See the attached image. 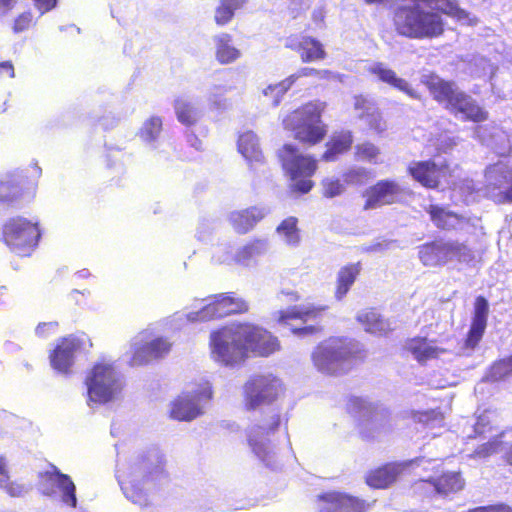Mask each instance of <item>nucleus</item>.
Wrapping results in <instances>:
<instances>
[{"label":"nucleus","instance_id":"nucleus-35","mask_svg":"<svg viewBox=\"0 0 512 512\" xmlns=\"http://www.w3.org/2000/svg\"><path fill=\"white\" fill-rule=\"evenodd\" d=\"M268 250V242L264 239L253 240L235 252V262L242 266H252L256 259Z\"/></svg>","mask_w":512,"mask_h":512},{"label":"nucleus","instance_id":"nucleus-15","mask_svg":"<svg viewBox=\"0 0 512 512\" xmlns=\"http://www.w3.org/2000/svg\"><path fill=\"white\" fill-rule=\"evenodd\" d=\"M5 243L18 255L28 256L40 238L37 224L25 218L17 217L8 220L3 227Z\"/></svg>","mask_w":512,"mask_h":512},{"label":"nucleus","instance_id":"nucleus-57","mask_svg":"<svg viewBox=\"0 0 512 512\" xmlns=\"http://www.w3.org/2000/svg\"><path fill=\"white\" fill-rule=\"evenodd\" d=\"M437 417H440V420H442L440 413L434 410L420 412L417 415L418 421L425 425H430L432 421L437 420Z\"/></svg>","mask_w":512,"mask_h":512},{"label":"nucleus","instance_id":"nucleus-37","mask_svg":"<svg viewBox=\"0 0 512 512\" xmlns=\"http://www.w3.org/2000/svg\"><path fill=\"white\" fill-rule=\"evenodd\" d=\"M356 319L364 327V330L371 334L382 335L391 330L389 322L373 309L359 311Z\"/></svg>","mask_w":512,"mask_h":512},{"label":"nucleus","instance_id":"nucleus-59","mask_svg":"<svg viewBox=\"0 0 512 512\" xmlns=\"http://www.w3.org/2000/svg\"><path fill=\"white\" fill-rule=\"evenodd\" d=\"M34 2L41 15L55 8L57 4V0H34Z\"/></svg>","mask_w":512,"mask_h":512},{"label":"nucleus","instance_id":"nucleus-20","mask_svg":"<svg viewBox=\"0 0 512 512\" xmlns=\"http://www.w3.org/2000/svg\"><path fill=\"white\" fill-rule=\"evenodd\" d=\"M408 171L414 180L427 188L438 187L442 180L447 181L450 176L449 167L446 164L432 160L412 162Z\"/></svg>","mask_w":512,"mask_h":512},{"label":"nucleus","instance_id":"nucleus-41","mask_svg":"<svg viewBox=\"0 0 512 512\" xmlns=\"http://www.w3.org/2000/svg\"><path fill=\"white\" fill-rule=\"evenodd\" d=\"M298 220L288 217L283 220L276 229L277 234L289 246L296 247L300 243V234L297 228Z\"/></svg>","mask_w":512,"mask_h":512},{"label":"nucleus","instance_id":"nucleus-56","mask_svg":"<svg viewBox=\"0 0 512 512\" xmlns=\"http://www.w3.org/2000/svg\"><path fill=\"white\" fill-rule=\"evenodd\" d=\"M58 323L57 322H44L40 323L36 329V335L40 337H47L50 334H54L57 330Z\"/></svg>","mask_w":512,"mask_h":512},{"label":"nucleus","instance_id":"nucleus-5","mask_svg":"<svg viewBox=\"0 0 512 512\" xmlns=\"http://www.w3.org/2000/svg\"><path fill=\"white\" fill-rule=\"evenodd\" d=\"M358 343L348 338L331 337L321 342L312 353L318 371L328 375L346 373L358 353Z\"/></svg>","mask_w":512,"mask_h":512},{"label":"nucleus","instance_id":"nucleus-60","mask_svg":"<svg viewBox=\"0 0 512 512\" xmlns=\"http://www.w3.org/2000/svg\"><path fill=\"white\" fill-rule=\"evenodd\" d=\"M291 2V13L293 17H296V14L300 10H305L309 7V0H289Z\"/></svg>","mask_w":512,"mask_h":512},{"label":"nucleus","instance_id":"nucleus-24","mask_svg":"<svg viewBox=\"0 0 512 512\" xmlns=\"http://www.w3.org/2000/svg\"><path fill=\"white\" fill-rule=\"evenodd\" d=\"M404 192V189L395 181L381 180L370 187L367 192L365 209H375L383 205L395 203Z\"/></svg>","mask_w":512,"mask_h":512},{"label":"nucleus","instance_id":"nucleus-1","mask_svg":"<svg viewBox=\"0 0 512 512\" xmlns=\"http://www.w3.org/2000/svg\"><path fill=\"white\" fill-rule=\"evenodd\" d=\"M424 3L431 9H437L456 18L458 21L473 25L476 23L470 14L461 9L455 0H406L399 4L393 13L395 31L409 39H427L441 35L444 31L441 16L425 9Z\"/></svg>","mask_w":512,"mask_h":512},{"label":"nucleus","instance_id":"nucleus-43","mask_svg":"<svg viewBox=\"0 0 512 512\" xmlns=\"http://www.w3.org/2000/svg\"><path fill=\"white\" fill-rule=\"evenodd\" d=\"M162 131V120L158 116H152L143 123L139 136L147 144L153 145Z\"/></svg>","mask_w":512,"mask_h":512},{"label":"nucleus","instance_id":"nucleus-4","mask_svg":"<svg viewBox=\"0 0 512 512\" xmlns=\"http://www.w3.org/2000/svg\"><path fill=\"white\" fill-rule=\"evenodd\" d=\"M281 423L280 413L275 408L263 411L254 418L246 429V437L253 455L266 467L275 470L279 467V459L271 437Z\"/></svg>","mask_w":512,"mask_h":512},{"label":"nucleus","instance_id":"nucleus-36","mask_svg":"<svg viewBox=\"0 0 512 512\" xmlns=\"http://www.w3.org/2000/svg\"><path fill=\"white\" fill-rule=\"evenodd\" d=\"M238 150L243 157L253 166V163H262L264 156L259 146L258 137L251 131L240 135L238 140Z\"/></svg>","mask_w":512,"mask_h":512},{"label":"nucleus","instance_id":"nucleus-18","mask_svg":"<svg viewBox=\"0 0 512 512\" xmlns=\"http://www.w3.org/2000/svg\"><path fill=\"white\" fill-rule=\"evenodd\" d=\"M326 309L324 306L296 305L284 311L275 313V317L279 324L290 328L291 332L298 337H305L312 335L317 331L316 326L306 325L297 327L293 325L292 321L300 320L303 324L308 322H316L320 319L323 311Z\"/></svg>","mask_w":512,"mask_h":512},{"label":"nucleus","instance_id":"nucleus-29","mask_svg":"<svg viewBox=\"0 0 512 512\" xmlns=\"http://www.w3.org/2000/svg\"><path fill=\"white\" fill-rule=\"evenodd\" d=\"M433 224L442 230H466L470 220L445 207L431 204L426 208Z\"/></svg>","mask_w":512,"mask_h":512},{"label":"nucleus","instance_id":"nucleus-48","mask_svg":"<svg viewBox=\"0 0 512 512\" xmlns=\"http://www.w3.org/2000/svg\"><path fill=\"white\" fill-rule=\"evenodd\" d=\"M19 193L18 185L10 176L0 180V201H11L17 197Z\"/></svg>","mask_w":512,"mask_h":512},{"label":"nucleus","instance_id":"nucleus-8","mask_svg":"<svg viewBox=\"0 0 512 512\" xmlns=\"http://www.w3.org/2000/svg\"><path fill=\"white\" fill-rule=\"evenodd\" d=\"M324 108L325 103L320 101L307 103L284 118V128L292 131L299 141L316 144L326 134L325 126L321 121Z\"/></svg>","mask_w":512,"mask_h":512},{"label":"nucleus","instance_id":"nucleus-64","mask_svg":"<svg viewBox=\"0 0 512 512\" xmlns=\"http://www.w3.org/2000/svg\"><path fill=\"white\" fill-rule=\"evenodd\" d=\"M17 0H0V17L7 15L16 5Z\"/></svg>","mask_w":512,"mask_h":512},{"label":"nucleus","instance_id":"nucleus-9","mask_svg":"<svg viewBox=\"0 0 512 512\" xmlns=\"http://www.w3.org/2000/svg\"><path fill=\"white\" fill-rule=\"evenodd\" d=\"M350 410L357 418V429L364 440H377L392 430L389 411L362 398L350 401Z\"/></svg>","mask_w":512,"mask_h":512},{"label":"nucleus","instance_id":"nucleus-21","mask_svg":"<svg viewBox=\"0 0 512 512\" xmlns=\"http://www.w3.org/2000/svg\"><path fill=\"white\" fill-rule=\"evenodd\" d=\"M240 327H248L252 330L249 336L242 337L246 357L249 353L266 357L279 350L280 343L277 337L267 330L247 323L240 324Z\"/></svg>","mask_w":512,"mask_h":512},{"label":"nucleus","instance_id":"nucleus-63","mask_svg":"<svg viewBox=\"0 0 512 512\" xmlns=\"http://www.w3.org/2000/svg\"><path fill=\"white\" fill-rule=\"evenodd\" d=\"M8 75L10 78L15 77L14 66L11 61H4L0 63V77Z\"/></svg>","mask_w":512,"mask_h":512},{"label":"nucleus","instance_id":"nucleus-28","mask_svg":"<svg viewBox=\"0 0 512 512\" xmlns=\"http://www.w3.org/2000/svg\"><path fill=\"white\" fill-rule=\"evenodd\" d=\"M422 462L423 458H416L411 461L387 464L372 471L367 476L366 482L369 486L374 488H386L397 480L406 467L412 464L420 465Z\"/></svg>","mask_w":512,"mask_h":512},{"label":"nucleus","instance_id":"nucleus-11","mask_svg":"<svg viewBox=\"0 0 512 512\" xmlns=\"http://www.w3.org/2000/svg\"><path fill=\"white\" fill-rule=\"evenodd\" d=\"M421 263L428 267L444 266L451 262L470 263L475 259L474 251L457 240L438 239L421 245L418 249Z\"/></svg>","mask_w":512,"mask_h":512},{"label":"nucleus","instance_id":"nucleus-13","mask_svg":"<svg viewBox=\"0 0 512 512\" xmlns=\"http://www.w3.org/2000/svg\"><path fill=\"white\" fill-rule=\"evenodd\" d=\"M283 391L282 381L272 374L255 375L243 387V401L247 410H255L274 402Z\"/></svg>","mask_w":512,"mask_h":512},{"label":"nucleus","instance_id":"nucleus-16","mask_svg":"<svg viewBox=\"0 0 512 512\" xmlns=\"http://www.w3.org/2000/svg\"><path fill=\"white\" fill-rule=\"evenodd\" d=\"M485 194L497 204H512V167L498 161L485 170Z\"/></svg>","mask_w":512,"mask_h":512},{"label":"nucleus","instance_id":"nucleus-55","mask_svg":"<svg viewBox=\"0 0 512 512\" xmlns=\"http://www.w3.org/2000/svg\"><path fill=\"white\" fill-rule=\"evenodd\" d=\"M225 91L226 89L223 87L215 86L213 91L210 93L209 101L218 109L226 107V100L219 97V95H222Z\"/></svg>","mask_w":512,"mask_h":512},{"label":"nucleus","instance_id":"nucleus-46","mask_svg":"<svg viewBox=\"0 0 512 512\" xmlns=\"http://www.w3.org/2000/svg\"><path fill=\"white\" fill-rule=\"evenodd\" d=\"M322 193L326 198L340 196L345 191L344 184L335 177H326L322 180Z\"/></svg>","mask_w":512,"mask_h":512},{"label":"nucleus","instance_id":"nucleus-51","mask_svg":"<svg viewBox=\"0 0 512 512\" xmlns=\"http://www.w3.org/2000/svg\"><path fill=\"white\" fill-rule=\"evenodd\" d=\"M234 15L222 0H219L215 8L214 21L218 26H225L231 22Z\"/></svg>","mask_w":512,"mask_h":512},{"label":"nucleus","instance_id":"nucleus-52","mask_svg":"<svg viewBox=\"0 0 512 512\" xmlns=\"http://www.w3.org/2000/svg\"><path fill=\"white\" fill-rule=\"evenodd\" d=\"M213 259L218 263L230 264L235 262V253L230 246H222L215 251Z\"/></svg>","mask_w":512,"mask_h":512},{"label":"nucleus","instance_id":"nucleus-19","mask_svg":"<svg viewBox=\"0 0 512 512\" xmlns=\"http://www.w3.org/2000/svg\"><path fill=\"white\" fill-rule=\"evenodd\" d=\"M171 350V343L163 337L151 341L145 340V334L135 336L130 345L131 355L128 363L132 367L142 366L165 357Z\"/></svg>","mask_w":512,"mask_h":512},{"label":"nucleus","instance_id":"nucleus-6","mask_svg":"<svg viewBox=\"0 0 512 512\" xmlns=\"http://www.w3.org/2000/svg\"><path fill=\"white\" fill-rule=\"evenodd\" d=\"M87 405H104L120 398L124 388V377L113 364L97 363L87 374Z\"/></svg>","mask_w":512,"mask_h":512},{"label":"nucleus","instance_id":"nucleus-61","mask_svg":"<svg viewBox=\"0 0 512 512\" xmlns=\"http://www.w3.org/2000/svg\"><path fill=\"white\" fill-rule=\"evenodd\" d=\"M469 512H512V509L506 505H498L491 507H478Z\"/></svg>","mask_w":512,"mask_h":512},{"label":"nucleus","instance_id":"nucleus-7","mask_svg":"<svg viewBox=\"0 0 512 512\" xmlns=\"http://www.w3.org/2000/svg\"><path fill=\"white\" fill-rule=\"evenodd\" d=\"M250 333V328L240 327V324L211 332L209 348L212 360L226 367L241 363L246 358L242 337H247Z\"/></svg>","mask_w":512,"mask_h":512},{"label":"nucleus","instance_id":"nucleus-44","mask_svg":"<svg viewBox=\"0 0 512 512\" xmlns=\"http://www.w3.org/2000/svg\"><path fill=\"white\" fill-rule=\"evenodd\" d=\"M292 85L293 79L287 77L279 83L268 85L263 89V95L271 98L272 104L277 106L281 102L283 95L291 88Z\"/></svg>","mask_w":512,"mask_h":512},{"label":"nucleus","instance_id":"nucleus-45","mask_svg":"<svg viewBox=\"0 0 512 512\" xmlns=\"http://www.w3.org/2000/svg\"><path fill=\"white\" fill-rule=\"evenodd\" d=\"M512 374V356L493 364L486 375L489 381H499Z\"/></svg>","mask_w":512,"mask_h":512},{"label":"nucleus","instance_id":"nucleus-42","mask_svg":"<svg viewBox=\"0 0 512 512\" xmlns=\"http://www.w3.org/2000/svg\"><path fill=\"white\" fill-rule=\"evenodd\" d=\"M352 142L353 138L350 132L340 134L332 140L328 149L323 154V159L325 161H334L337 155L350 149Z\"/></svg>","mask_w":512,"mask_h":512},{"label":"nucleus","instance_id":"nucleus-33","mask_svg":"<svg viewBox=\"0 0 512 512\" xmlns=\"http://www.w3.org/2000/svg\"><path fill=\"white\" fill-rule=\"evenodd\" d=\"M215 59L222 65L232 64L242 57V52L233 43V36L221 32L212 37Z\"/></svg>","mask_w":512,"mask_h":512},{"label":"nucleus","instance_id":"nucleus-23","mask_svg":"<svg viewBox=\"0 0 512 512\" xmlns=\"http://www.w3.org/2000/svg\"><path fill=\"white\" fill-rule=\"evenodd\" d=\"M353 106L357 112V117L364 121L374 133L382 135L387 130L386 120L373 99L357 95L354 97Z\"/></svg>","mask_w":512,"mask_h":512},{"label":"nucleus","instance_id":"nucleus-50","mask_svg":"<svg viewBox=\"0 0 512 512\" xmlns=\"http://www.w3.org/2000/svg\"><path fill=\"white\" fill-rule=\"evenodd\" d=\"M343 177L347 184L360 185L368 180L369 172L365 168H355L346 172Z\"/></svg>","mask_w":512,"mask_h":512},{"label":"nucleus","instance_id":"nucleus-53","mask_svg":"<svg viewBox=\"0 0 512 512\" xmlns=\"http://www.w3.org/2000/svg\"><path fill=\"white\" fill-rule=\"evenodd\" d=\"M31 22L32 14L30 12H24L15 19L13 31L15 33H20L24 31L30 26Z\"/></svg>","mask_w":512,"mask_h":512},{"label":"nucleus","instance_id":"nucleus-27","mask_svg":"<svg viewBox=\"0 0 512 512\" xmlns=\"http://www.w3.org/2000/svg\"><path fill=\"white\" fill-rule=\"evenodd\" d=\"M489 303L483 296H478L474 304V314L470 330L465 340V348L474 350L478 345L487 326Z\"/></svg>","mask_w":512,"mask_h":512},{"label":"nucleus","instance_id":"nucleus-30","mask_svg":"<svg viewBox=\"0 0 512 512\" xmlns=\"http://www.w3.org/2000/svg\"><path fill=\"white\" fill-rule=\"evenodd\" d=\"M366 70L368 73L375 75L381 82L404 92L410 98H420V95L417 93V91L414 90L405 79L398 77L395 71L390 69L385 63L373 62L367 66Z\"/></svg>","mask_w":512,"mask_h":512},{"label":"nucleus","instance_id":"nucleus-3","mask_svg":"<svg viewBox=\"0 0 512 512\" xmlns=\"http://www.w3.org/2000/svg\"><path fill=\"white\" fill-rule=\"evenodd\" d=\"M433 98L456 115L461 114L463 119L481 122L487 119L484 111L476 101L452 81H446L435 74H424L421 77Z\"/></svg>","mask_w":512,"mask_h":512},{"label":"nucleus","instance_id":"nucleus-62","mask_svg":"<svg viewBox=\"0 0 512 512\" xmlns=\"http://www.w3.org/2000/svg\"><path fill=\"white\" fill-rule=\"evenodd\" d=\"M225 5L229 8L233 15L237 10L242 9L248 0H222Z\"/></svg>","mask_w":512,"mask_h":512},{"label":"nucleus","instance_id":"nucleus-31","mask_svg":"<svg viewBox=\"0 0 512 512\" xmlns=\"http://www.w3.org/2000/svg\"><path fill=\"white\" fill-rule=\"evenodd\" d=\"M267 214L268 209L264 207H250L231 212L229 214V222L237 233L245 234Z\"/></svg>","mask_w":512,"mask_h":512},{"label":"nucleus","instance_id":"nucleus-10","mask_svg":"<svg viewBox=\"0 0 512 512\" xmlns=\"http://www.w3.org/2000/svg\"><path fill=\"white\" fill-rule=\"evenodd\" d=\"M278 156L284 171L290 177V189L300 194L308 193L314 185L310 178L317 170L316 159L300 153L291 144L284 145Z\"/></svg>","mask_w":512,"mask_h":512},{"label":"nucleus","instance_id":"nucleus-49","mask_svg":"<svg viewBox=\"0 0 512 512\" xmlns=\"http://www.w3.org/2000/svg\"><path fill=\"white\" fill-rule=\"evenodd\" d=\"M356 153L362 160L376 163L380 149L371 142H365L356 146Z\"/></svg>","mask_w":512,"mask_h":512},{"label":"nucleus","instance_id":"nucleus-25","mask_svg":"<svg viewBox=\"0 0 512 512\" xmlns=\"http://www.w3.org/2000/svg\"><path fill=\"white\" fill-rule=\"evenodd\" d=\"M463 487L464 480L461 475L457 472H448L436 479L419 481L416 483L415 489H424L430 494L447 497L462 490Z\"/></svg>","mask_w":512,"mask_h":512},{"label":"nucleus","instance_id":"nucleus-39","mask_svg":"<svg viewBox=\"0 0 512 512\" xmlns=\"http://www.w3.org/2000/svg\"><path fill=\"white\" fill-rule=\"evenodd\" d=\"M360 264H350L340 269L337 277V289L335 297L337 300H341L348 293L350 287L356 280V277L360 273Z\"/></svg>","mask_w":512,"mask_h":512},{"label":"nucleus","instance_id":"nucleus-26","mask_svg":"<svg viewBox=\"0 0 512 512\" xmlns=\"http://www.w3.org/2000/svg\"><path fill=\"white\" fill-rule=\"evenodd\" d=\"M80 348L81 341L77 337L69 336L61 339L50 355L52 367L59 373H69L74 364L75 354Z\"/></svg>","mask_w":512,"mask_h":512},{"label":"nucleus","instance_id":"nucleus-34","mask_svg":"<svg viewBox=\"0 0 512 512\" xmlns=\"http://www.w3.org/2000/svg\"><path fill=\"white\" fill-rule=\"evenodd\" d=\"M406 349L419 363H426L439 357L445 350L438 347L434 341L426 338H413L406 343Z\"/></svg>","mask_w":512,"mask_h":512},{"label":"nucleus","instance_id":"nucleus-47","mask_svg":"<svg viewBox=\"0 0 512 512\" xmlns=\"http://www.w3.org/2000/svg\"><path fill=\"white\" fill-rule=\"evenodd\" d=\"M500 436H495L488 442L478 446V448L471 455L473 458H486L501 450Z\"/></svg>","mask_w":512,"mask_h":512},{"label":"nucleus","instance_id":"nucleus-17","mask_svg":"<svg viewBox=\"0 0 512 512\" xmlns=\"http://www.w3.org/2000/svg\"><path fill=\"white\" fill-rule=\"evenodd\" d=\"M40 491L43 495L75 508L77 505L76 486L71 477L62 473L56 466L40 473Z\"/></svg>","mask_w":512,"mask_h":512},{"label":"nucleus","instance_id":"nucleus-38","mask_svg":"<svg viewBox=\"0 0 512 512\" xmlns=\"http://www.w3.org/2000/svg\"><path fill=\"white\" fill-rule=\"evenodd\" d=\"M174 109L178 121L187 126L194 124L201 116L196 103L186 96L175 99Z\"/></svg>","mask_w":512,"mask_h":512},{"label":"nucleus","instance_id":"nucleus-54","mask_svg":"<svg viewBox=\"0 0 512 512\" xmlns=\"http://www.w3.org/2000/svg\"><path fill=\"white\" fill-rule=\"evenodd\" d=\"M316 74H331L329 70H317L310 67L299 69L296 73L290 75L288 78L293 79V84L301 77L315 76Z\"/></svg>","mask_w":512,"mask_h":512},{"label":"nucleus","instance_id":"nucleus-14","mask_svg":"<svg viewBox=\"0 0 512 512\" xmlns=\"http://www.w3.org/2000/svg\"><path fill=\"white\" fill-rule=\"evenodd\" d=\"M204 301L208 303L200 310L185 315L188 322L209 321L234 313H243L249 309L248 303L234 293L209 296Z\"/></svg>","mask_w":512,"mask_h":512},{"label":"nucleus","instance_id":"nucleus-12","mask_svg":"<svg viewBox=\"0 0 512 512\" xmlns=\"http://www.w3.org/2000/svg\"><path fill=\"white\" fill-rule=\"evenodd\" d=\"M212 396L210 382L200 379L171 403L170 417L178 421H192L204 413Z\"/></svg>","mask_w":512,"mask_h":512},{"label":"nucleus","instance_id":"nucleus-32","mask_svg":"<svg viewBox=\"0 0 512 512\" xmlns=\"http://www.w3.org/2000/svg\"><path fill=\"white\" fill-rule=\"evenodd\" d=\"M286 47L299 51L303 62H313L325 58V51L322 44L311 37L303 36L298 38L291 36L286 40Z\"/></svg>","mask_w":512,"mask_h":512},{"label":"nucleus","instance_id":"nucleus-58","mask_svg":"<svg viewBox=\"0 0 512 512\" xmlns=\"http://www.w3.org/2000/svg\"><path fill=\"white\" fill-rule=\"evenodd\" d=\"M488 423H489L488 416L485 414L480 415L477 419V422L474 425L475 435H483L487 431H489L491 428L489 427L487 429Z\"/></svg>","mask_w":512,"mask_h":512},{"label":"nucleus","instance_id":"nucleus-2","mask_svg":"<svg viewBox=\"0 0 512 512\" xmlns=\"http://www.w3.org/2000/svg\"><path fill=\"white\" fill-rule=\"evenodd\" d=\"M118 481L125 497L140 507L150 505V492L164 477V459L161 452L150 449L129 461L123 470H118Z\"/></svg>","mask_w":512,"mask_h":512},{"label":"nucleus","instance_id":"nucleus-22","mask_svg":"<svg viewBox=\"0 0 512 512\" xmlns=\"http://www.w3.org/2000/svg\"><path fill=\"white\" fill-rule=\"evenodd\" d=\"M370 506L364 500L339 492L320 495L317 500L319 512H366Z\"/></svg>","mask_w":512,"mask_h":512},{"label":"nucleus","instance_id":"nucleus-40","mask_svg":"<svg viewBox=\"0 0 512 512\" xmlns=\"http://www.w3.org/2000/svg\"><path fill=\"white\" fill-rule=\"evenodd\" d=\"M9 470L7 459L0 455V488L3 489L11 497H22L29 488L18 482L9 481Z\"/></svg>","mask_w":512,"mask_h":512}]
</instances>
